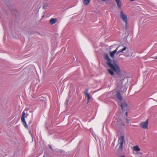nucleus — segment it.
<instances>
[{"label": "nucleus", "instance_id": "9d476101", "mask_svg": "<svg viewBox=\"0 0 157 157\" xmlns=\"http://www.w3.org/2000/svg\"><path fill=\"white\" fill-rule=\"evenodd\" d=\"M57 21V19L56 18H52L49 21V22L51 25H53L56 23Z\"/></svg>", "mask_w": 157, "mask_h": 157}, {"label": "nucleus", "instance_id": "f3484780", "mask_svg": "<svg viewBox=\"0 0 157 157\" xmlns=\"http://www.w3.org/2000/svg\"><path fill=\"white\" fill-rule=\"evenodd\" d=\"M127 25H128V22L127 21V23H125V29H127L128 27H127Z\"/></svg>", "mask_w": 157, "mask_h": 157}, {"label": "nucleus", "instance_id": "4468645a", "mask_svg": "<svg viewBox=\"0 0 157 157\" xmlns=\"http://www.w3.org/2000/svg\"><path fill=\"white\" fill-rule=\"evenodd\" d=\"M133 149L134 151H138L140 150V148L137 146H134L133 147Z\"/></svg>", "mask_w": 157, "mask_h": 157}, {"label": "nucleus", "instance_id": "f03ea898", "mask_svg": "<svg viewBox=\"0 0 157 157\" xmlns=\"http://www.w3.org/2000/svg\"><path fill=\"white\" fill-rule=\"evenodd\" d=\"M124 80H118L117 81V87L121 91L126 90V88L125 86L123 84Z\"/></svg>", "mask_w": 157, "mask_h": 157}, {"label": "nucleus", "instance_id": "39448f33", "mask_svg": "<svg viewBox=\"0 0 157 157\" xmlns=\"http://www.w3.org/2000/svg\"><path fill=\"white\" fill-rule=\"evenodd\" d=\"M25 113L24 111L22 113V115L21 117V121L23 123V124L24 125L25 127L26 128H28V126L26 124L25 121Z\"/></svg>", "mask_w": 157, "mask_h": 157}, {"label": "nucleus", "instance_id": "aec40b11", "mask_svg": "<svg viewBox=\"0 0 157 157\" xmlns=\"http://www.w3.org/2000/svg\"><path fill=\"white\" fill-rule=\"evenodd\" d=\"M120 157H125V156L124 155H122Z\"/></svg>", "mask_w": 157, "mask_h": 157}, {"label": "nucleus", "instance_id": "9b49d317", "mask_svg": "<svg viewBox=\"0 0 157 157\" xmlns=\"http://www.w3.org/2000/svg\"><path fill=\"white\" fill-rule=\"evenodd\" d=\"M117 98L120 101H121L122 99V97L121 96L120 92L118 91L117 94Z\"/></svg>", "mask_w": 157, "mask_h": 157}, {"label": "nucleus", "instance_id": "20e7f679", "mask_svg": "<svg viewBox=\"0 0 157 157\" xmlns=\"http://www.w3.org/2000/svg\"><path fill=\"white\" fill-rule=\"evenodd\" d=\"M120 16L121 19L123 20L125 23H126L127 21V16L124 13L122 10H121L120 12Z\"/></svg>", "mask_w": 157, "mask_h": 157}, {"label": "nucleus", "instance_id": "7ed1b4c3", "mask_svg": "<svg viewBox=\"0 0 157 157\" xmlns=\"http://www.w3.org/2000/svg\"><path fill=\"white\" fill-rule=\"evenodd\" d=\"M119 142L120 144L119 149L121 150H122L123 149V144L125 143V140L124 136H120L119 139Z\"/></svg>", "mask_w": 157, "mask_h": 157}, {"label": "nucleus", "instance_id": "412c9836", "mask_svg": "<svg viewBox=\"0 0 157 157\" xmlns=\"http://www.w3.org/2000/svg\"><path fill=\"white\" fill-rule=\"evenodd\" d=\"M125 114H126V116H127V115H128V112H126Z\"/></svg>", "mask_w": 157, "mask_h": 157}, {"label": "nucleus", "instance_id": "1a4fd4ad", "mask_svg": "<svg viewBox=\"0 0 157 157\" xmlns=\"http://www.w3.org/2000/svg\"><path fill=\"white\" fill-rule=\"evenodd\" d=\"M88 90L87 89L86 90V92H85V94L86 95V97H87V100H88L87 102L88 103L89 102V101L90 99V94L88 93Z\"/></svg>", "mask_w": 157, "mask_h": 157}, {"label": "nucleus", "instance_id": "2eb2a0df", "mask_svg": "<svg viewBox=\"0 0 157 157\" xmlns=\"http://www.w3.org/2000/svg\"><path fill=\"white\" fill-rule=\"evenodd\" d=\"M117 124L121 126H124V123H123L122 121L121 120H118L117 121Z\"/></svg>", "mask_w": 157, "mask_h": 157}, {"label": "nucleus", "instance_id": "f257e3e1", "mask_svg": "<svg viewBox=\"0 0 157 157\" xmlns=\"http://www.w3.org/2000/svg\"><path fill=\"white\" fill-rule=\"evenodd\" d=\"M104 57L107 61V63L109 69H107L109 73L111 75H114V71L120 74L121 72V69L117 63L113 62L109 57L107 54H105Z\"/></svg>", "mask_w": 157, "mask_h": 157}, {"label": "nucleus", "instance_id": "b1692460", "mask_svg": "<svg viewBox=\"0 0 157 157\" xmlns=\"http://www.w3.org/2000/svg\"><path fill=\"white\" fill-rule=\"evenodd\" d=\"M68 101H67V102H68Z\"/></svg>", "mask_w": 157, "mask_h": 157}, {"label": "nucleus", "instance_id": "ddd939ff", "mask_svg": "<svg viewBox=\"0 0 157 157\" xmlns=\"http://www.w3.org/2000/svg\"><path fill=\"white\" fill-rule=\"evenodd\" d=\"M117 3V5L120 8H121V2L120 0H115Z\"/></svg>", "mask_w": 157, "mask_h": 157}, {"label": "nucleus", "instance_id": "6ab92c4d", "mask_svg": "<svg viewBox=\"0 0 157 157\" xmlns=\"http://www.w3.org/2000/svg\"><path fill=\"white\" fill-rule=\"evenodd\" d=\"M126 122L128 123H129V121L127 119H126Z\"/></svg>", "mask_w": 157, "mask_h": 157}, {"label": "nucleus", "instance_id": "5701e85b", "mask_svg": "<svg viewBox=\"0 0 157 157\" xmlns=\"http://www.w3.org/2000/svg\"><path fill=\"white\" fill-rule=\"evenodd\" d=\"M135 0H130V1H134Z\"/></svg>", "mask_w": 157, "mask_h": 157}, {"label": "nucleus", "instance_id": "4be33fe9", "mask_svg": "<svg viewBox=\"0 0 157 157\" xmlns=\"http://www.w3.org/2000/svg\"><path fill=\"white\" fill-rule=\"evenodd\" d=\"M154 58H155V59H157V56L154 57Z\"/></svg>", "mask_w": 157, "mask_h": 157}, {"label": "nucleus", "instance_id": "6e6552de", "mask_svg": "<svg viewBox=\"0 0 157 157\" xmlns=\"http://www.w3.org/2000/svg\"><path fill=\"white\" fill-rule=\"evenodd\" d=\"M122 110H124L127 108V104L125 102H124L121 105Z\"/></svg>", "mask_w": 157, "mask_h": 157}, {"label": "nucleus", "instance_id": "a211bd4d", "mask_svg": "<svg viewBox=\"0 0 157 157\" xmlns=\"http://www.w3.org/2000/svg\"><path fill=\"white\" fill-rule=\"evenodd\" d=\"M49 147L50 149L51 150H52V151H53V148H52V147H51V145H49Z\"/></svg>", "mask_w": 157, "mask_h": 157}, {"label": "nucleus", "instance_id": "dca6fc26", "mask_svg": "<svg viewBox=\"0 0 157 157\" xmlns=\"http://www.w3.org/2000/svg\"><path fill=\"white\" fill-rule=\"evenodd\" d=\"M90 1V0H83L84 4L86 6H87L89 4Z\"/></svg>", "mask_w": 157, "mask_h": 157}, {"label": "nucleus", "instance_id": "0eeeda50", "mask_svg": "<svg viewBox=\"0 0 157 157\" xmlns=\"http://www.w3.org/2000/svg\"><path fill=\"white\" fill-rule=\"evenodd\" d=\"M148 124V120H147L145 122L140 123V126L144 129H147V128Z\"/></svg>", "mask_w": 157, "mask_h": 157}, {"label": "nucleus", "instance_id": "f8f14e48", "mask_svg": "<svg viewBox=\"0 0 157 157\" xmlns=\"http://www.w3.org/2000/svg\"><path fill=\"white\" fill-rule=\"evenodd\" d=\"M117 51L116 49L114 51H113L112 52H110V56L111 57H114V55L115 54V53H117Z\"/></svg>", "mask_w": 157, "mask_h": 157}, {"label": "nucleus", "instance_id": "423d86ee", "mask_svg": "<svg viewBox=\"0 0 157 157\" xmlns=\"http://www.w3.org/2000/svg\"><path fill=\"white\" fill-rule=\"evenodd\" d=\"M126 49V47L123 45H121L118 46L116 48V49L117 51V54H119V53L125 51Z\"/></svg>", "mask_w": 157, "mask_h": 157}]
</instances>
